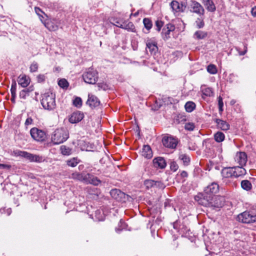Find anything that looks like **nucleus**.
<instances>
[{
    "mask_svg": "<svg viewBox=\"0 0 256 256\" xmlns=\"http://www.w3.org/2000/svg\"><path fill=\"white\" fill-rule=\"evenodd\" d=\"M214 197L207 194H204V192L196 196L194 198L198 204L204 206H214L217 208L222 207L223 203L214 202L213 203Z\"/></svg>",
    "mask_w": 256,
    "mask_h": 256,
    "instance_id": "1",
    "label": "nucleus"
},
{
    "mask_svg": "<svg viewBox=\"0 0 256 256\" xmlns=\"http://www.w3.org/2000/svg\"><path fill=\"white\" fill-rule=\"evenodd\" d=\"M69 138L68 130L61 128L56 129L52 135V141L54 144H59L66 141Z\"/></svg>",
    "mask_w": 256,
    "mask_h": 256,
    "instance_id": "2",
    "label": "nucleus"
},
{
    "mask_svg": "<svg viewBox=\"0 0 256 256\" xmlns=\"http://www.w3.org/2000/svg\"><path fill=\"white\" fill-rule=\"evenodd\" d=\"M41 104L43 108L49 110H52L56 106L55 94L52 92H46L42 96Z\"/></svg>",
    "mask_w": 256,
    "mask_h": 256,
    "instance_id": "3",
    "label": "nucleus"
},
{
    "mask_svg": "<svg viewBox=\"0 0 256 256\" xmlns=\"http://www.w3.org/2000/svg\"><path fill=\"white\" fill-rule=\"evenodd\" d=\"M218 191L219 185L216 182H213L204 188V194L213 196L214 202L222 203V200H223V198L215 196V194Z\"/></svg>",
    "mask_w": 256,
    "mask_h": 256,
    "instance_id": "4",
    "label": "nucleus"
},
{
    "mask_svg": "<svg viewBox=\"0 0 256 256\" xmlns=\"http://www.w3.org/2000/svg\"><path fill=\"white\" fill-rule=\"evenodd\" d=\"M84 81L89 84H95L98 81V74L96 70L92 68L89 69L82 75Z\"/></svg>",
    "mask_w": 256,
    "mask_h": 256,
    "instance_id": "5",
    "label": "nucleus"
},
{
    "mask_svg": "<svg viewBox=\"0 0 256 256\" xmlns=\"http://www.w3.org/2000/svg\"><path fill=\"white\" fill-rule=\"evenodd\" d=\"M237 220L246 224L252 223L256 222V216L250 212L245 211L238 216Z\"/></svg>",
    "mask_w": 256,
    "mask_h": 256,
    "instance_id": "6",
    "label": "nucleus"
},
{
    "mask_svg": "<svg viewBox=\"0 0 256 256\" xmlns=\"http://www.w3.org/2000/svg\"><path fill=\"white\" fill-rule=\"evenodd\" d=\"M30 134L32 138L38 142H42L44 140L46 135L44 131L38 128H33L30 130Z\"/></svg>",
    "mask_w": 256,
    "mask_h": 256,
    "instance_id": "7",
    "label": "nucleus"
},
{
    "mask_svg": "<svg viewBox=\"0 0 256 256\" xmlns=\"http://www.w3.org/2000/svg\"><path fill=\"white\" fill-rule=\"evenodd\" d=\"M190 12L196 13L199 16H203L204 14V10L202 6L194 0H191L190 1Z\"/></svg>",
    "mask_w": 256,
    "mask_h": 256,
    "instance_id": "8",
    "label": "nucleus"
},
{
    "mask_svg": "<svg viewBox=\"0 0 256 256\" xmlns=\"http://www.w3.org/2000/svg\"><path fill=\"white\" fill-rule=\"evenodd\" d=\"M162 142L165 147L174 149L176 148L178 140L172 136H165L163 138Z\"/></svg>",
    "mask_w": 256,
    "mask_h": 256,
    "instance_id": "9",
    "label": "nucleus"
},
{
    "mask_svg": "<svg viewBox=\"0 0 256 256\" xmlns=\"http://www.w3.org/2000/svg\"><path fill=\"white\" fill-rule=\"evenodd\" d=\"M110 194L114 199L118 201L125 202L128 197L124 192L118 189H112L110 192Z\"/></svg>",
    "mask_w": 256,
    "mask_h": 256,
    "instance_id": "10",
    "label": "nucleus"
},
{
    "mask_svg": "<svg viewBox=\"0 0 256 256\" xmlns=\"http://www.w3.org/2000/svg\"><path fill=\"white\" fill-rule=\"evenodd\" d=\"M170 6L174 12H182L186 8V5L184 3H180L176 0H172Z\"/></svg>",
    "mask_w": 256,
    "mask_h": 256,
    "instance_id": "11",
    "label": "nucleus"
},
{
    "mask_svg": "<svg viewBox=\"0 0 256 256\" xmlns=\"http://www.w3.org/2000/svg\"><path fill=\"white\" fill-rule=\"evenodd\" d=\"M84 117L83 112L76 111L73 112L69 118V122L72 124L78 123L81 121Z\"/></svg>",
    "mask_w": 256,
    "mask_h": 256,
    "instance_id": "12",
    "label": "nucleus"
},
{
    "mask_svg": "<svg viewBox=\"0 0 256 256\" xmlns=\"http://www.w3.org/2000/svg\"><path fill=\"white\" fill-rule=\"evenodd\" d=\"M60 24L59 20L54 19L46 22L44 26L49 30L56 31L58 30Z\"/></svg>",
    "mask_w": 256,
    "mask_h": 256,
    "instance_id": "13",
    "label": "nucleus"
},
{
    "mask_svg": "<svg viewBox=\"0 0 256 256\" xmlns=\"http://www.w3.org/2000/svg\"><path fill=\"white\" fill-rule=\"evenodd\" d=\"M235 160L239 164L240 166H244L247 162L246 154L244 152H238L235 156Z\"/></svg>",
    "mask_w": 256,
    "mask_h": 256,
    "instance_id": "14",
    "label": "nucleus"
},
{
    "mask_svg": "<svg viewBox=\"0 0 256 256\" xmlns=\"http://www.w3.org/2000/svg\"><path fill=\"white\" fill-rule=\"evenodd\" d=\"M86 180L85 182L98 186L101 184L102 181L94 175L88 173L86 174Z\"/></svg>",
    "mask_w": 256,
    "mask_h": 256,
    "instance_id": "15",
    "label": "nucleus"
},
{
    "mask_svg": "<svg viewBox=\"0 0 256 256\" xmlns=\"http://www.w3.org/2000/svg\"><path fill=\"white\" fill-rule=\"evenodd\" d=\"M86 104L92 108H94L100 104V101L95 96L88 94Z\"/></svg>",
    "mask_w": 256,
    "mask_h": 256,
    "instance_id": "16",
    "label": "nucleus"
},
{
    "mask_svg": "<svg viewBox=\"0 0 256 256\" xmlns=\"http://www.w3.org/2000/svg\"><path fill=\"white\" fill-rule=\"evenodd\" d=\"M153 164L156 168H164L166 166V163L163 158L157 157L153 160Z\"/></svg>",
    "mask_w": 256,
    "mask_h": 256,
    "instance_id": "17",
    "label": "nucleus"
},
{
    "mask_svg": "<svg viewBox=\"0 0 256 256\" xmlns=\"http://www.w3.org/2000/svg\"><path fill=\"white\" fill-rule=\"evenodd\" d=\"M234 167L224 168L221 171V174L223 178H234Z\"/></svg>",
    "mask_w": 256,
    "mask_h": 256,
    "instance_id": "18",
    "label": "nucleus"
},
{
    "mask_svg": "<svg viewBox=\"0 0 256 256\" xmlns=\"http://www.w3.org/2000/svg\"><path fill=\"white\" fill-rule=\"evenodd\" d=\"M214 121L217 124L216 126L218 128L224 131H226L230 129V126L226 121L220 118H216Z\"/></svg>",
    "mask_w": 256,
    "mask_h": 256,
    "instance_id": "19",
    "label": "nucleus"
},
{
    "mask_svg": "<svg viewBox=\"0 0 256 256\" xmlns=\"http://www.w3.org/2000/svg\"><path fill=\"white\" fill-rule=\"evenodd\" d=\"M18 83L22 88H26L30 83V80L26 75H20L18 78Z\"/></svg>",
    "mask_w": 256,
    "mask_h": 256,
    "instance_id": "20",
    "label": "nucleus"
},
{
    "mask_svg": "<svg viewBox=\"0 0 256 256\" xmlns=\"http://www.w3.org/2000/svg\"><path fill=\"white\" fill-rule=\"evenodd\" d=\"M142 155L146 158H150L152 156V150L149 145H144L142 151Z\"/></svg>",
    "mask_w": 256,
    "mask_h": 256,
    "instance_id": "21",
    "label": "nucleus"
},
{
    "mask_svg": "<svg viewBox=\"0 0 256 256\" xmlns=\"http://www.w3.org/2000/svg\"><path fill=\"white\" fill-rule=\"evenodd\" d=\"M202 4L208 12L216 11V7L212 0H203Z\"/></svg>",
    "mask_w": 256,
    "mask_h": 256,
    "instance_id": "22",
    "label": "nucleus"
},
{
    "mask_svg": "<svg viewBox=\"0 0 256 256\" xmlns=\"http://www.w3.org/2000/svg\"><path fill=\"white\" fill-rule=\"evenodd\" d=\"M25 88L22 90L19 93V97L20 98L26 100V97L30 95V93L34 90L33 86H30L28 88Z\"/></svg>",
    "mask_w": 256,
    "mask_h": 256,
    "instance_id": "23",
    "label": "nucleus"
},
{
    "mask_svg": "<svg viewBox=\"0 0 256 256\" xmlns=\"http://www.w3.org/2000/svg\"><path fill=\"white\" fill-rule=\"evenodd\" d=\"M243 166H233L234 170V178H238L243 176L246 173V170L242 167Z\"/></svg>",
    "mask_w": 256,
    "mask_h": 256,
    "instance_id": "24",
    "label": "nucleus"
},
{
    "mask_svg": "<svg viewBox=\"0 0 256 256\" xmlns=\"http://www.w3.org/2000/svg\"><path fill=\"white\" fill-rule=\"evenodd\" d=\"M122 28L128 31L136 32V29L134 24L131 22H126V20L123 22Z\"/></svg>",
    "mask_w": 256,
    "mask_h": 256,
    "instance_id": "25",
    "label": "nucleus"
},
{
    "mask_svg": "<svg viewBox=\"0 0 256 256\" xmlns=\"http://www.w3.org/2000/svg\"><path fill=\"white\" fill-rule=\"evenodd\" d=\"M146 50H147V49H148L150 52L152 54H155L156 50H158V46L156 42H148L146 44Z\"/></svg>",
    "mask_w": 256,
    "mask_h": 256,
    "instance_id": "26",
    "label": "nucleus"
},
{
    "mask_svg": "<svg viewBox=\"0 0 256 256\" xmlns=\"http://www.w3.org/2000/svg\"><path fill=\"white\" fill-rule=\"evenodd\" d=\"M86 174L84 172L79 173L78 172H75L72 174V178L74 179L85 182L86 176Z\"/></svg>",
    "mask_w": 256,
    "mask_h": 256,
    "instance_id": "27",
    "label": "nucleus"
},
{
    "mask_svg": "<svg viewBox=\"0 0 256 256\" xmlns=\"http://www.w3.org/2000/svg\"><path fill=\"white\" fill-rule=\"evenodd\" d=\"M16 83L15 81L12 82V84L10 92L12 94L11 101L12 103L16 102Z\"/></svg>",
    "mask_w": 256,
    "mask_h": 256,
    "instance_id": "28",
    "label": "nucleus"
},
{
    "mask_svg": "<svg viewBox=\"0 0 256 256\" xmlns=\"http://www.w3.org/2000/svg\"><path fill=\"white\" fill-rule=\"evenodd\" d=\"M26 159L30 160V162H40L42 161L43 158L42 156L28 153Z\"/></svg>",
    "mask_w": 256,
    "mask_h": 256,
    "instance_id": "29",
    "label": "nucleus"
},
{
    "mask_svg": "<svg viewBox=\"0 0 256 256\" xmlns=\"http://www.w3.org/2000/svg\"><path fill=\"white\" fill-rule=\"evenodd\" d=\"M240 185L242 188L246 191H250L252 189V184L248 180H242Z\"/></svg>",
    "mask_w": 256,
    "mask_h": 256,
    "instance_id": "30",
    "label": "nucleus"
},
{
    "mask_svg": "<svg viewBox=\"0 0 256 256\" xmlns=\"http://www.w3.org/2000/svg\"><path fill=\"white\" fill-rule=\"evenodd\" d=\"M207 36L208 33L202 30H197L194 32V38L197 40H202L206 38Z\"/></svg>",
    "mask_w": 256,
    "mask_h": 256,
    "instance_id": "31",
    "label": "nucleus"
},
{
    "mask_svg": "<svg viewBox=\"0 0 256 256\" xmlns=\"http://www.w3.org/2000/svg\"><path fill=\"white\" fill-rule=\"evenodd\" d=\"M214 139L217 142H221L224 140L225 136L224 134L221 132H218L214 135Z\"/></svg>",
    "mask_w": 256,
    "mask_h": 256,
    "instance_id": "32",
    "label": "nucleus"
},
{
    "mask_svg": "<svg viewBox=\"0 0 256 256\" xmlns=\"http://www.w3.org/2000/svg\"><path fill=\"white\" fill-rule=\"evenodd\" d=\"M196 104L191 101L186 102L184 106L186 110L188 112H191L196 108Z\"/></svg>",
    "mask_w": 256,
    "mask_h": 256,
    "instance_id": "33",
    "label": "nucleus"
},
{
    "mask_svg": "<svg viewBox=\"0 0 256 256\" xmlns=\"http://www.w3.org/2000/svg\"><path fill=\"white\" fill-rule=\"evenodd\" d=\"M179 159L182 161L184 164L185 166L188 165L190 161V158L185 154H180Z\"/></svg>",
    "mask_w": 256,
    "mask_h": 256,
    "instance_id": "34",
    "label": "nucleus"
},
{
    "mask_svg": "<svg viewBox=\"0 0 256 256\" xmlns=\"http://www.w3.org/2000/svg\"><path fill=\"white\" fill-rule=\"evenodd\" d=\"M80 160L77 158H73L66 161V164L69 166L75 167L79 162Z\"/></svg>",
    "mask_w": 256,
    "mask_h": 256,
    "instance_id": "35",
    "label": "nucleus"
},
{
    "mask_svg": "<svg viewBox=\"0 0 256 256\" xmlns=\"http://www.w3.org/2000/svg\"><path fill=\"white\" fill-rule=\"evenodd\" d=\"M143 24H144V28L148 30V32L152 28V20L150 18H144Z\"/></svg>",
    "mask_w": 256,
    "mask_h": 256,
    "instance_id": "36",
    "label": "nucleus"
},
{
    "mask_svg": "<svg viewBox=\"0 0 256 256\" xmlns=\"http://www.w3.org/2000/svg\"><path fill=\"white\" fill-rule=\"evenodd\" d=\"M154 180H146L144 181V184L147 189L154 188Z\"/></svg>",
    "mask_w": 256,
    "mask_h": 256,
    "instance_id": "37",
    "label": "nucleus"
},
{
    "mask_svg": "<svg viewBox=\"0 0 256 256\" xmlns=\"http://www.w3.org/2000/svg\"><path fill=\"white\" fill-rule=\"evenodd\" d=\"M172 31L166 30V28H163L162 32V35L164 40H167L170 38V34Z\"/></svg>",
    "mask_w": 256,
    "mask_h": 256,
    "instance_id": "38",
    "label": "nucleus"
},
{
    "mask_svg": "<svg viewBox=\"0 0 256 256\" xmlns=\"http://www.w3.org/2000/svg\"><path fill=\"white\" fill-rule=\"evenodd\" d=\"M207 71L210 74H216L217 73V68L216 66L210 64L207 67Z\"/></svg>",
    "mask_w": 256,
    "mask_h": 256,
    "instance_id": "39",
    "label": "nucleus"
},
{
    "mask_svg": "<svg viewBox=\"0 0 256 256\" xmlns=\"http://www.w3.org/2000/svg\"><path fill=\"white\" fill-rule=\"evenodd\" d=\"M195 24L196 25V27L198 28H202L204 26V20L198 18Z\"/></svg>",
    "mask_w": 256,
    "mask_h": 256,
    "instance_id": "40",
    "label": "nucleus"
},
{
    "mask_svg": "<svg viewBox=\"0 0 256 256\" xmlns=\"http://www.w3.org/2000/svg\"><path fill=\"white\" fill-rule=\"evenodd\" d=\"M58 86L62 88H66L68 86V82L64 79H60L58 82Z\"/></svg>",
    "mask_w": 256,
    "mask_h": 256,
    "instance_id": "41",
    "label": "nucleus"
},
{
    "mask_svg": "<svg viewBox=\"0 0 256 256\" xmlns=\"http://www.w3.org/2000/svg\"><path fill=\"white\" fill-rule=\"evenodd\" d=\"M73 104L78 108H80L82 106V100L80 98V97H76L73 100Z\"/></svg>",
    "mask_w": 256,
    "mask_h": 256,
    "instance_id": "42",
    "label": "nucleus"
},
{
    "mask_svg": "<svg viewBox=\"0 0 256 256\" xmlns=\"http://www.w3.org/2000/svg\"><path fill=\"white\" fill-rule=\"evenodd\" d=\"M202 92L204 95H205L207 96H210L213 94L212 90L210 88H203L202 90Z\"/></svg>",
    "mask_w": 256,
    "mask_h": 256,
    "instance_id": "43",
    "label": "nucleus"
},
{
    "mask_svg": "<svg viewBox=\"0 0 256 256\" xmlns=\"http://www.w3.org/2000/svg\"><path fill=\"white\" fill-rule=\"evenodd\" d=\"M60 150L62 154L64 155H69L70 154V149L65 146H61Z\"/></svg>",
    "mask_w": 256,
    "mask_h": 256,
    "instance_id": "44",
    "label": "nucleus"
},
{
    "mask_svg": "<svg viewBox=\"0 0 256 256\" xmlns=\"http://www.w3.org/2000/svg\"><path fill=\"white\" fill-rule=\"evenodd\" d=\"M14 152L16 156H20L26 158H27L28 154V152H26L20 151L19 150L14 151Z\"/></svg>",
    "mask_w": 256,
    "mask_h": 256,
    "instance_id": "45",
    "label": "nucleus"
},
{
    "mask_svg": "<svg viewBox=\"0 0 256 256\" xmlns=\"http://www.w3.org/2000/svg\"><path fill=\"white\" fill-rule=\"evenodd\" d=\"M112 21L114 22H111V23L112 24L116 26L117 27L120 28H122L123 22L122 20H118V18H113L112 19Z\"/></svg>",
    "mask_w": 256,
    "mask_h": 256,
    "instance_id": "46",
    "label": "nucleus"
},
{
    "mask_svg": "<svg viewBox=\"0 0 256 256\" xmlns=\"http://www.w3.org/2000/svg\"><path fill=\"white\" fill-rule=\"evenodd\" d=\"M38 64L36 62H33L30 67V70L31 72H34L38 71Z\"/></svg>",
    "mask_w": 256,
    "mask_h": 256,
    "instance_id": "47",
    "label": "nucleus"
},
{
    "mask_svg": "<svg viewBox=\"0 0 256 256\" xmlns=\"http://www.w3.org/2000/svg\"><path fill=\"white\" fill-rule=\"evenodd\" d=\"M218 110L220 114H221L224 110H223V106H224V103L222 101V98L221 96H219L218 97Z\"/></svg>",
    "mask_w": 256,
    "mask_h": 256,
    "instance_id": "48",
    "label": "nucleus"
},
{
    "mask_svg": "<svg viewBox=\"0 0 256 256\" xmlns=\"http://www.w3.org/2000/svg\"><path fill=\"white\" fill-rule=\"evenodd\" d=\"M164 24V22L160 20H157L155 22V26H156V30L158 31V32H160Z\"/></svg>",
    "mask_w": 256,
    "mask_h": 256,
    "instance_id": "49",
    "label": "nucleus"
},
{
    "mask_svg": "<svg viewBox=\"0 0 256 256\" xmlns=\"http://www.w3.org/2000/svg\"><path fill=\"white\" fill-rule=\"evenodd\" d=\"M154 188L164 189L166 187L164 184L161 181L154 180Z\"/></svg>",
    "mask_w": 256,
    "mask_h": 256,
    "instance_id": "50",
    "label": "nucleus"
},
{
    "mask_svg": "<svg viewBox=\"0 0 256 256\" xmlns=\"http://www.w3.org/2000/svg\"><path fill=\"white\" fill-rule=\"evenodd\" d=\"M195 128L194 124L193 123L188 122L186 123L184 126V128L186 130L192 131Z\"/></svg>",
    "mask_w": 256,
    "mask_h": 256,
    "instance_id": "51",
    "label": "nucleus"
},
{
    "mask_svg": "<svg viewBox=\"0 0 256 256\" xmlns=\"http://www.w3.org/2000/svg\"><path fill=\"white\" fill-rule=\"evenodd\" d=\"M46 76L45 74H40L36 77L37 82L39 83L43 82L45 81Z\"/></svg>",
    "mask_w": 256,
    "mask_h": 256,
    "instance_id": "52",
    "label": "nucleus"
},
{
    "mask_svg": "<svg viewBox=\"0 0 256 256\" xmlns=\"http://www.w3.org/2000/svg\"><path fill=\"white\" fill-rule=\"evenodd\" d=\"M170 168L171 170L175 172L178 169V166L176 162H172L170 164Z\"/></svg>",
    "mask_w": 256,
    "mask_h": 256,
    "instance_id": "53",
    "label": "nucleus"
},
{
    "mask_svg": "<svg viewBox=\"0 0 256 256\" xmlns=\"http://www.w3.org/2000/svg\"><path fill=\"white\" fill-rule=\"evenodd\" d=\"M164 28H166V30L173 32L175 30V26L174 24H166V26L164 27Z\"/></svg>",
    "mask_w": 256,
    "mask_h": 256,
    "instance_id": "54",
    "label": "nucleus"
},
{
    "mask_svg": "<svg viewBox=\"0 0 256 256\" xmlns=\"http://www.w3.org/2000/svg\"><path fill=\"white\" fill-rule=\"evenodd\" d=\"M98 86V90H100L101 89H102L104 90H106L108 88V85L104 83H98L97 84Z\"/></svg>",
    "mask_w": 256,
    "mask_h": 256,
    "instance_id": "55",
    "label": "nucleus"
},
{
    "mask_svg": "<svg viewBox=\"0 0 256 256\" xmlns=\"http://www.w3.org/2000/svg\"><path fill=\"white\" fill-rule=\"evenodd\" d=\"M33 120L31 117H28L25 121L24 125L27 126L32 124Z\"/></svg>",
    "mask_w": 256,
    "mask_h": 256,
    "instance_id": "56",
    "label": "nucleus"
},
{
    "mask_svg": "<svg viewBox=\"0 0 256 256\" xmlns=\"http://www.w3.org/2000/svg\"><path fill=\"white\" fill-rule=\"evenodd\" d=\"M12 166L10 164H0V169H8L11 168Z\"/></svg>",
    "mask_w": 256,
    "mask_h": 256,
    "instance_id": "57",
    "label": "nucleus"
},
{
    "mask_svg": "<svg viewBox=\"0 0 256 256\" xmlns=\"http://www.w3.org/2000/svg\"><path fill=\"white\" fill-rule=\"evenodd\" d=\"M244 51H242V52H238V53H239V54L240 56H244V55L246 52H247V46H246V44H245L244 46Z\"/></svg>",
    "mask_w": 256,
    "mask_h": 256,
    "instance_id": "58",
    "label": "nucleus"
},
{
    "mask_svg": "<svg viewBox=\"0 0 256 256\" xmlns=\"http://www.w3.org/2000/svg\"><path fill=\"white\" fill-rule=\"evenodd\" d=\"M180 176L184 178H186L188 177V172H186V171H182L180 174Z\"/></svg>",
    "mask_w": 256,
    "mask_h": 256,
    "instance_id": "59",
    "label": "nucleus"
},
{
    "mask_svg": "<svg viewBox=\"0 0 256 256\" xmlns=\"http://www.w3.org/2000/svg\"><path fill=\"white\" fill-rule=\"evenodd\" d=\"M251 13L254 16H256V6L252 8Z\"/></svg>",
    "mask_w": 256,
    "mask_h": 256,
    "instance_id": "60",
    "label": "nucleus"
},
{
    "mask_svg": "<svg viewBox=\"0 0 256 256\" xmlns=\"http://www.w3.org/2000/svg\"><path fill=\"white\" fill-rule=\"evenodd\" d=\"M35 11L36 12L38 15H40V12H42V10L39 8L37 7L35 8Z\"/></svg>",
    "mask_w": 256,
    "mask_h": 256,
    "instance_id": "61",
    "label": "nucleus"
},
{
    "mask_svg": "<svg viewBox=\"0 0 256 256\" xmlns=\"http://www.w3.org/2000/svg\"><path fill=\"white\" fill-rule=\"evenodd\" d=\"M84 166L83 164H80L78 166V169L80 170H82L84 169Z\"/></svg>",
    "mask_w": 256,
    "mask_h": 256,
    "instance_id": "62",
    "label": "nucleus"
},
{
    "mask_svg": "<svg viewBox=\"0 0 256 256\" xmlns=\"http://www.w3.org/2000/svg\"><path fill=\"white\" fill-rule=\"evenodd\" d=\"M92 173L94 174H98V172H93Z\"/></svg>",
    "mask_w": 256,
    "mask_h": 256,
    "instance_id": "63",
    "label": "nucleus"
},
{
    "mask_svg": "<svg viewBox=\"0 0 256 256\" xmlns=\"http://www.w3.org/2000/svg\"><path fill=\"white\" fill-rule=\"evenodd\" d=\"M174 228H176V226L174 224Z\"/></svg>",
    "mask_w": 256,
    "mask_h": 256,
    "instance_id": "64",
    "label": "nucleus"
}]
</instances>
